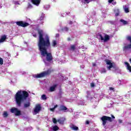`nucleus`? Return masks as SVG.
I'll use <instances>...</instances> for the list:
<instances>
[{"label":"nucleus","mask_w":131,"mask_h":131,"mask_svg":"<svg viewBox=\"0 0 131 131\" xmlns=\"http://www.w3.org/2000/svg\"><path fill=\"white\" fill-rule=\"evenodd\" d=\"M91 2H93V0H82V2L84 3V4H89Z\"/></svg>","instance_id":"5701e85b"},{"label":"nucleus","mask_w":131,"mask_h":131,"mask_svg":"<svg viewBox=\"0 0 131 131\" xmlns=\"http://www.w3.org/2000/svg\"><path fill=\"white\" fill-rule=\"evenodd\" d=\"M71 128L73 130H78V127L75 126L74 124L71 125Z\"/></svg>","instance_id":"dca6fc26"},{"label":"nucleus","mask_w":131,"mask_h":131,"mask_svg":"<svg viewBox=\"0 0 131 131\" xmlns=\"http://www.w3.org/2000/svg\"><path fill=\"white\" fill-rule=\"evenodd\" d=\"M38 33L39 34V40L38 42L39 51L43 62H45L46 65H48L46 61L50 62L53 60L52 54L51 53H48L47 51L48 48L51 47L50 37H49V35L46 34L43 37V31L42 30H39Z\"/></svg>","instance_id":"f257e3e1"},{"label":"nucleus","mask_w":131,"mask_h":131,"mask_svg":"<svg viewBox=\"0 0 131 131\" xmlns=\"http://www.w3.org/2000/svg\"><path fill=\"white\" fill-rule=\"evenodd\" d=\"M41 0H31V3L36 6V7H38L39 4H40Z\"/></svg>","instance_id":"f8f14e48"},{"label":"nucleus","mask_w":131,"mask_h":131,"mask_svg":"<svg viewBox=\"0 0 131 131\" xmlns=\"http://www.w3.org/2000/svg\"><path fill=\"white\" fill-rule=\"evenodd\" d=\"M123 9L124 10L125 13H128V12H129L128 10V6L127 5L124 6Z\"/></svg>","instance_id":"6ab92c4d"},{"label":"nucleus","mask_w":131,"mask_h":131,"mask_svg":"<svg viewBox=\"0 0 131 131\" xmlns=\"http://www.w3.org/2000/svg\"><path fill=\"white\" fill-rule=\"evenodd\" d=\"M68 30H69V29H68V28H67V27H64V28L62 29V31H63V32H66L68 31Z\"/></svg>","instance_id":"c756f323"},{"label":"nucleus","mask_w":131,"mask_h":131,"mask_svg":"<svg viewBox=\"0 0 131 131\" xmlns=\"http://www.w3.org/2000/svg\"><path fill=\"white\" fill-rule=\"evenodd\" d=\"M41 110V106L40 105V104H36L35 108L34 109V112L35 113H38V112H39V111H40Z\"/></svg>","instance_id":"9d476101"},{"label":"nucleus","mask_w":131,"mask_h":131,"mask_svg":"<svg viewBox=\"0 0 131 131\" xmlns=\"http://www.w3.org/2000/svg\"><path fill=\"white\" fill-rule=\"evenodd\" d=\"M5 6H6V8H9V7H10V4L9 3H5Z\"/></svg>","instance_id":"f704fd0d"},{"label":"nucleus","mask_w":131,"mask_h":131,"mask_svg":"<svg viewBox=\"0 0 131 131\" xmlns=\"http://www.w3.org/2000/svg\"><path fill=\"white\" fill-rule=\"evenodd\" d=\"M105 62L106 64V67L108 70H111L112 68H114V66H113V63L112 61L109 59H105Z\"/></svg>","instance_id":"0eeeda50"},{"label":"nucleus","mask_w":131,"mask_h":131,"mask_svg":"<svg viewBox=\"0 0 131 131\" xmlns=\"http://www.w3.org/2000/svg\"><path fill=\"white\" fill-rule=\"evenodd\" d=\"M50 111H52V112H54V111H55V108H51L50 109Z\"/></svg>","instance_id":"58836bf2"},{"label":"nucleus","mask_w":131,"mask_h":131,"mask_svg":"<svg viewBox=\"0 0 131 131\" xmlns=\"http://www.w3.org/2000/svg\"><path fill=\"white\" fill-rule=\"evenodd\" d=\"M92 65H93V67H95V66H96L97 65V63H93Z\"/></svg>","instance_id":"a19ab883"},{"label":"nucleus","mask_w":131,"mask_h":131,"mask_svg":"<svg viewBox=\"0 0 131 131\" xmlns=\"http://www.w3.org/2000/svg\"><path fill=\"white\" fill-rule=\"evenodd\" d=\"M75 50V45H71L70 50L74 51Z\"/></svg>","instance_id":"a878e982"},{"label":"nucleus","mask_w":131,"mask_h":131,"mask_svg":"<svg viewBox=\"0 0 131 131\" xmlns=\"http://www.w3.org/2000/svg\"><path fill=\"white\" fill-rule=\"evenodd\" d=\"M32 8H33L32 5L31 4H30V3H29L28 4L27 9L28 10L29 9H32Z\"/></svg>","instance_id":"c85d7f7f"},{"label":"nucleus","mask_w":131,"mask_h":131,"mask_svg":"<svg viewBox=\"0 0 131 131\" xmlns=\"http://www.w3.org/2000/svg\"><path fill=\"white\" fill-rule=\"evenodd\" d=\"M57 86H58V84H55L53 85L50 86L49 90V92H55V91H56V88H57Z\"/></svg>","instance_id":"ddd939ff"},{"label":"nucleus","mask_w":131,"mask_h":131,"mask_svg":"<svg viewBox=\"0 0 131 131\" xmlns=\"http://www.w3.org/2000/svg\"><path fill=\"white\" fill-rule=\"evenodd\" d=\"M43 8L46 11H48V10H49V9H50V8H51V7L49 5H45L43 6Z\"/></svg>","instance_id":"4be33fe9"},{"label":"nucleus","mask_w":131,"mask_h":131,"mask_svg":"<svg viewBox=\"0 0 131 131\" xmlns=\"http://www.w3.org/2000/svg\"><path fill=\"white\" fill-rule=\"evenodd\" d=\"M109 90L110 91H113V92H115V90H114V88H113L112 87H110L109 88Z\"/></svg>","instance_id":"c9c22d12"},{"label":"nucleus","mask_w":131,"mask_h":131,"mask_svg":"<svg viewBox=\"0 0 131 131\" xmlns=\"http://www.w3.org/2000/svg\"><path fill=\"white\" fill-rule=\"evenodd\" d=\"M115 16H119V9L118 8L115 9Z\"/></svg>","instance_id":"aec40b11"},{"label":"nucleus","mask_w":131,"mask_h":131,"mask_svg":"<svg viewBox=\"0 0 131 131\" xmlns=\"http://www.w3.org/2000/svg\"><path fill=\"white\" fill-rule=\"evenodd\" d=\"M29 94L26 91H18L15 95V102L17 107H21L22 103L28 98Z\"/></svg>","instance_id":"f03ea898"},{"label":"nucleus","mask_w":131,"mask_h":131,"mask_svg":"<svg viewBox=\"0 0 131 131\" xmlns=\"http://www.w3.org/2000/svg\"><path fill=\"white\" fill-rule=\"evenodd\" d=\"M16 24L18 26H21V27H26V26H29V24H28V23L24 21H16Z\"/></svg>","instance_id":"1a4fd4ad"},{"label":"nucleus","mask_w":131,"mask_h":131,"mask_svg":"<svg viewBox=\"0 0 131 131\" xmlns=\"http://www.w3.org/2000/svg\"><path fill=\"white\" fill-rule=\"evenodd\" d=\"M59 128L58 127V126L57 125H55L53 127V131H57V130H59Z\"/></svg>","instance_id":"b1692460"},{"label":"nucleus","mask_w":131,"mask_h":131,"mask_svg":"<svg viewBox=\"0 0 131 131\" xmlns=\"http://www.w3.org/2000/svg\"><path fill=\"white\" fill-rule=\"evenodd\" d=\"M100 72L101 73H106V71L105 69H102L101 70H100Z\"/></svg>","instance_id":"7c9ffc66"},{"label":"nucleus","mask_w":131,"mask_h":131,"mask_svg":"<svg viewBox=\"0 0 131 131\" xmlns=\"http://www.w3.org/2000/svg\"><path fill=\"white\" fill-rule=\"evenodd\" d=\"M120 22L123 23V25H126V24H127V21H126L123 19H121Z\"/></svg>","instance_id":"cd10ccee"},{"label":"nucleus","mask_w":131,"mask_h":131,"mask_svg":"<svg viewBox=\"0 0 131 131\" xmlns=\"http://www.w3.org/2000/svg\"><path fill=\"white\" fill-rule=\"evenodd\" d=\"M96 81L98 82V80H96Z\"/></svg>","instance_id":"3c124183"},{"label":"nucleus","mask_w":131,"mask_h":131,"mask_svg":"<svg viewBox=\"0 0 131 131\" xmlns=\"http://www.w3.org/2000/svg\"><path fill=\"white\" fill-rule=\"evenodd\" d=\"M100 119L102 121V123L103 126L106 127L107 121H109V122H112L113 121V119H115V117L113 115H111V117L107 116H103Z\"/></svg>","instance_id":"20e7f679"},{"label":"nucleus","mask_w":131,"mask_h":131,"mask_svg":"<svg viewBox=\"0 0 131 131\" xmlns=\"http://www.w3.org/2000/svg\"><path fill=\"white\" fill-rule=\"evenodd\" d=\"M6 38H7V36L6 35L2 36L0 39V42H4V41L6 40Z\"/></svg>","instance_id":"a211bd4d"},{"label":"nucleus","mask_w":131,"mask_h":131,"mask_svg":"<svg viewBox=\"0 0 131 131\" xmlns=\"http://www.w3.org/2000/svg\"><path fill=\"white\" fill-rule=\"evenodd\" d=\"M53 71H54L53 69H49L47 71L41 72L40 74L33 75V77H34V78H42V77H45V76L50 75Z\"/></svg>","instance_id":"7ed1b4c3"},{"label":"nucleus","mask_w":131,"mask_h":131,"mask_svg":"<svg viewBox=\"0 0 131 131\" xmlns=\"http://www.w3.org/2000/svg\"><path fill=\"white\" fill-rule=\"evenodd\" d=\"M118 122H119V123H122V120H118Z\"/></svg>","instance_id":"ea45409f"},{"label":"nucleus","mask_w":131,"mask_h":131,"mask_svg":"<svg viewBox=\"0 0 131 131\" xmlns=\"http://www.w3.org/2000/svg\"><path fill=\"white\" fill-rule=\"evenodd\" d=\"M68 108L64 105H60L58 108V111H63V112H67Z\"/></svg>","instance_id":"9b49d317"},{"label":"nucleus","mask_w":131,"mask_h":131,"mask_svg":"<svg viewBox=\"0 0 131 131\" xmlns=\"http://www.w3.org/2000/svg\"><path fill=\"white\" fill-rule=\"evenodd\" d=\"M52 120H53V123H54L55 124H56V123H57V122H58V120H57V119H56V118H53V119H52Z\"/></svg>","instance_id":"473e14b6"},{"label":"nucleus","mask_w":131,"mask_h":131,"mask_svg":"<svg viewBox=\"0 0 131 131\" xmlns=\"http://www.w3.org/2000/svg\"><path fill=\"white\" fill-rule=\"evenodd\" d=\"M91 88H94L95 86V84L94 83H91Z\"/></svg>","instance_id":"4c0bfd02"},{"label":"nucleus","mask_w":131,"mask_h":131,"mask_svg":"<svg viewBox=\"0 0 131 131\" xmlns=\"http://www.w3.org/2000/svg\"><path fill=\"white\" fill-rule=\"evenodd\" d=\"M68 40L69 41L71 40V38H68Z\"/></svg>","instance_id":"09e8293b"},{"label":"nucleus","mask_w":131,"mask_h":131,"mask_svg":"<svg viewBox=\"0 0 131 131\" xmlns=\"http://www.w3.org/2000/svg\"><path fill=\"white\" fill-rule=\"evenodd\" d=\"M57 107H58V104H56V105H54V106L53 108H54V109H55V108H57Z\"/></svg>","instance_id":"37998d69"},{"label":"nucleus","mask_w":131,"mask_h":131,"mask_svg":"<svg viewBox=\"0 0 131 131\" xmlns=\"http://www.w3.org/2000/svg\"><path fill=\"white\" fill-rule=\"evenodd\" d=\"M43 19H45V14H43V13H41V15L40 16V20L41 21V24H42V23H43V21H42V20H43Z\"/></svg>","instance_id":"f3484780"},{"label":"nucleus","mask_w":131,"mask_h":131,"mask_svg":"<svg viewBox=\"0 0 131 131\" xmlns=\"http://www.w3.org/2000/svg\"><path fill=\"white\" fill-rule=\"evenodd\" d=\"M41 98H42V100H46L47 99V95H46L45 94H43L41 96Z\"/></svg>","instance_id":"2f4dec72"},{"label":"nucleus","mask_w":131,"mask_h":131,"mask_svg":"<svg viewBox=\"0 0 131 131\" xmlns=\"http://www.w3.org/2000/svg\"><path fill=\"white\" fill-rule=\"evenodd\" d=\"M4 64V60H3V58L0 57V64L3 65Z\"/></svg>","instance_id":"72a5a7b5"},{"label":"nucleus","mask_w":131,"mask_h":131,"mask_svg":"<svg viewBox=\"0 0 131 131\" xmlns=\"http://www.w3.org/2000/svg\"><path fill=\"white\" fill-rule=\"evenodd\" d=\"M86 124H90V121H86Z\"/></svg>","instance_id":"a18cd8bd"},{"label":"nucleus","mask_w":131,"mask_h":131,"mask_svg":"<svg viewBox=\"0 0 131 131\" xmlns=\"http://www.w3.org/2000/svg\"><path fill=\"white\" fill-rule=\"evenodd\" d=\"M66 119L64 117H61L59 119H57V122L59 123V124H64V122H65Z\"/></svg>","instance_id":"4468645a"},{"label":"nucleus","mask_w":131,"mask_h":131,"mask_svg":"<svg viewBox=\"0 0 131 131\" xmlns=\"http://www.w3.org/2000/svg\"><path fill=\"white\" fill-rule=\"evenodd\" d=\"M112 2H113V0H108V3H110V4H111Z\"/></svg>","instance_id":"c03bdc74"},{"label":"nucleus","mask_w":131,"mask_h":131,"mask_svg":"<svg viewBox=\"0 0 131 131\" xmlns=\"http://www.w3.org/2000/svg\"><path fill=\"white\" fill-rule=\"evenodd\" d=\"M72 24H73V23H72V21H70L69 22V24H70V25H72Z\"/></svg>","instance_id":"79ce46f5"},{"label":"nucleus","mask_w":131,"mask_h":131,"mask_svg":"<svg viewBox=\"0 0 131 131\" xmlns=\"http://www.w3.org/2000/svg\"><path fill=\"white\" fill-rule=\"evenodd\" d=\"M24 107L25 108H29V107H30V102H28L27 103H24Z\"/></svg>","instance_id":"412c9836"},{"label":"nucleus","mask_w":131,"mask_h":131,"mask_svg":"<svg viewBox=\"0 0 131 131\" xmlns=\"http://www.w3.org/2000/svg\"><path fill=\"white\" fill-rule=\"evenodd\" d=\"M126 39H127V40H128V41H130V45L125 46L123 48V50L125 52H126V51H129V50H131V36H127L126 37Z\"/></svg>","instance_id":"6e6552de"},{"label":"nucleus","mask_w":131,"mask_h":131,"mask_svg":"<svg viewBox=\"0 0 131 131\" xmlns=\"http://www.w3.org/2000/svg\"><path fill=\"white\" fill-rule=\"evenodd\" d=\"M13 4H14V5H20V3H19V2L17 1L14 2Z\"/></svg>","instance_id":"e433bc0d"},{"label":"nucleus","mask_w":131,"mask_h":131,"mask_svg":"<svg viewBox=\"0 0 131 131\" xmlns=\"http://www.w3.org/2000/svg\"><path fill=\"white\" fill-rule=\"evenodd\" d=\"M9 116V114H8V112H4L3 114V116L4 117H8V116Z\"/></svg>","instance_id":"bb28decb"},{"label":"nucleus","mask_w":131,"mask_h":131,"mask_svg":"<svg viewBox=\"0 0 131 131\" xmlns=\"http://www.w3.org/2000/svg\"><path fill=\"white\" fill-rule=\"evenodd\" d=\"M97 37L101 40H103L104 42L108 41L110 39V36L106 34H99L97 36Z\"/></svg>","instance_id":"39448f33"},{"label":"nucleus","mask_w":131,"mask_h":131,"mask_svg":"<svg viewBox=\"0 0 131 131\" xmlns=\"http://www.w3.org/2000/svg\"><path fill=\"white\" fill-rule=\"evenodd\" d=\"M0 9H2V7L0 6Z\"/></svg>","instance_id":"603ef678"},{"label":"nucleus","mask_w":131,"mask_h":131,"mask_svg":"<svg viewBox=\"0 0 131 131\" xmlns=\"http://www.w3.org/2000/svg\"><path fill=\"white\" fill-rule=\"evenodd\" d=\"M33 36H34V37H36V34H33Z\"/></svg>","instance_id":"49530a36"},{"label":"nucleus","mask_w":131,"mask_h":131,"mask_svg":"<svg viewBox=\"0 0 131 131\" xmlns=\"http://www.w3.org/2000/svg\"><path fill=\"white\" fill-rule=\"evenodd\" d=\"M0 7H1V8L3 7V6H2V3H0Z\"/></svg>","instance_id":"8fccbe9b"},{"label":"nucleus","mask_w":131,"mask_h":131,"mask_svg":"<svg viewBox=\"0 0 131 131\" xmlns=\"http://www.w3.org/2000/svg\"><path fill=\"white\" fill-rule=\"evenodd\" d=\"M59 34H56V37H59Z\"/></svg>","instance_id":"de8ad7c7"},{"label":"nucleus","mask_w":131,"mask_h":131,"mask_svg":"<svg viewBox=\"0 0 131 131\" xmlns=\"http://www.w3.org/2000/svg\"><path fill=\"white\" fill-rule=\"evenodd\" d=\"M56 46H57V40H53L52 41V46H53L54 48H55V47H56Z\"/></svg>","instance_id":"393cba45"},{"label":"nucleus","mask_w":131,"mask_h":131,"mask_svg":"<svg viewBox=\"0 0 131 131\" xmlns=\"http://www.w3.org/2000/svg\"><path fill=\"white\" fill-rule=\"evenodd\" d=\"M124 64L125 65V67H126L127 70H128V71H129V72H131V66H130V65H129V63H128V62H125Z\"/></svg>","instance_id":"2eb2a0df"},{"label":"nucleus","mask_w":131,"mask_h":131,"mask_svg":"<svg viewBox=\"0 0 131 131\" xmlns=\"http://www.w3.org/2000/svg\"><path fill=\"white\" fill-rule=\"evenodd\" d=\"M10 112L11 113H14L15 116H20V115H22V114L21 113V111L18 109V108H16V107L11 108V109L10 110Z\"/></svg>","instance_id":"423d86ee"}]
</instances>
